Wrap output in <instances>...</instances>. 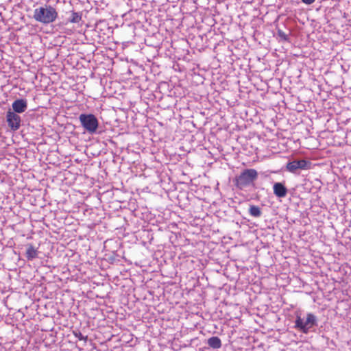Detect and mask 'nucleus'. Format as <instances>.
I'll return each mask as SVG.
<instances>
[{
    "mask_svg": "<svg viewBox=\"0 0 351 351\" xmlns=\"http://www.w3.org/2000/svg\"><path fill=\"white\" fill-rule=\"evenodd\" d=\"M58 14L56 8L51 5H45L37 8L34 11V19L43 24H49L54 22Z\"/></svg>",
    "mask_w": 351,
    "mask_h": 351,
    "instance_id": "nucleus-2",
    "label": "nucleus"
},
{
    "mask_svg": "<svg viewBox=\"0 0 351 351\" xmlns=\"http://www.w3.org/2000/svg\"><path fill=\"white\" fill-rule=\"evenodd\" d=\"M278 34H279V36L282 38H283L284 39H287V36L285 35V33H283L281 31H279L278 32Z\"/></svg>",
    "mask_w": 351,
    "mask_h": 351,
    "instance_id": "nucleus-15",
    "label": "nucleus"
},
{
    "mask_svg": "<svg viewBox=\"0 0 351 351\" xmlns=\"http://www.w3.org/2000/svg\"><path fill=\"white\" fill-rule=\"evenodd\" d=\"M38 254L39 252L38 249L33 246L32 244H27L26 245V252L25 254V256L27 261H32L34 258H37Z\"/></svg>",
    "mask_w": 351,
    "mask_h": 351,
    "instance_id": "nucleus-9",
    "label": "nucleus"
},
{
    "mask_svg": "<svg viewBox=\"0 0 351 351\" xmlns=\"http://www.w3.org/2000/svg\"><path fill=\"white\" fill-rule=\"evenodd\" d=\"M305 4L311 5L315 2V0H301Z\"/></svg>",
    "mask_w": 351,
    "mask_h": 351,
    "instance_id": "nucleus-14",
    "label": "nucleus"
},
{
    "mask_svg": "<svg viewBox=\"0 0 351 351\" xmlns=\"http://www.w3.org/2000/svg\"><path fill=\"white\" fill-rule=\"evenodd\" d=\"M5 118L8 125L11 130L16 131L20 128L21 118L18 114L14 113L11 109H9L6 112Z\"/></svg>",
    "mask_w": 351,
    "mask_h": 351,
    "instance_id": "nucleus-6",
    "label": "nucleus"
},
{
    "mask_svg": "<svg viewBox=\"0 0 351 351\" xmlns=\"http://www.w3.org/2000/svg\"><path fill=\"white\" fill-rule=\"evenodd\" d=\"M73 335L75 337H77L79 340H84L85 341H87V336L84 337L81 332L80 331H73Z\"/></svg>",
    "mask_w": 351,
    "mask_h": 351,
    "instance_id": "nucleus-13",
    "label": "nucleus"
},
{
    "mask_svg": "<svg viewBox=\"0 0 351 351\" xmlns=\"http://www.w3.org/2000/svg\"><path fill=\"white\" fill-rule=\"evenodd\" d=\"M208 345L213 349L221 347V341L218 337H212L208 339Z\"/></svg>",
    "mask_w": 351,
    "mask_h": 351,
    "instance_id": "nucleus-10",
    "label": "nucleus"
},
{
    "mask_svg": "<svg viewBox=\"0 0 351 351\" xmlns=\"http://www.w3.org/2000/svg\"><path fill=\"white\" fill-rule=\"evenodd\" d=\"M311 167V162L302 159L295 160L289 162L286 165V169L288 171L292 173H297L300 169H309Z\"/></svg>",
    "mask_w": 351,
    "mask_h": 351,
    "instance_id": "nucleus-5",
    "label": "nucleus"
},
{
    "mask_svg": "<svg viewBox=\"0 0 351 351\" xmlns=\"http://www.w3.org/2000/svg\"><path fill=\"white\" fill-rule=\"evenodd\" d=\"M12 112L16 114H21L26 111L27 108V102L24 99H17L12 104Z\"/></svg>",
    "mask_w": 351,
    "mask_h": 351,
    "instance_id": "nucleus-7",
    "label": "nucleus"
},
{
    "mask_svg": "<svg viewBox=\"0 0 351 351\" xmlns=\"http://www.w3.org/2000/svg\"><path fill=\"white\" fill-rule=\"evenodd\" d=\"M258 171L254 169H245L234 178L237 188L243 190L250 186H254V182L258 178Z\"/></svg>",
    "mask_w": 351,
    "mask_h": 351,
    "instance_id": "nucleus-1",
    "label": "nucleus"
},
{
    "mask_svg": "<svg viewBox=\"0 0 351 351\" xmlns=\"http://www.w3.org/2000/svg\"><path fill=\"white\" fill-rule=\"evenodd\" d=\"M274 195L279 197L283 198L287 195L288 190L284 184L281 182H276L273 186Z\"/></svg>",
    "mask_w": 351,
    "mask_h": 351,
    "instance_id": "nucleus-8",
    "label": "nucleus"
},
{
    "mask_svg": "<svg viewBox=\"0 0 351 351\" xmlns=\"http://www.w3.org/2000/svg\"><path fill=\"white\" fill-rule=\"evenodd\" d=\"M79 120L84 129L89 134H95L98 128L99 122L93 114H81Z\"/></svg>",
    "mask_w": 351,
    "mask_h": 351,
    "instance_id": "nucleus-4",
    "label": "nucleus"
},
{
    "mask_svg": "<svg viewBox=\"0 0 351 351\" xmlns=\"http://www.w3.org/2000/svg\"><path fill=\"white\" fill-rule=\"evenodd\" d=\"M316 325V317L313 313H308L306 315V319L305 322H304L300 315H296L294 328L304 334H307L309 332L311 328Z\"/></svg>",
    "mask_w": 351,
    "mask_h": 351,
    "instance_id": "nucleus-3",
    "label": "nucleus"
},
{
    "mask_svg": "<svg viewBox=\"0 0 351 351\" xmlns=\"http://www.w3.org/2000/svg\"><path fill=\"white\" fill-rule=\"evenodd\" d=\"M249 213L252 217H260L262 215L261 208L258 206L250 205L249 208Z\"/></svg>",
    "mask_w": 351,
    "mask_h": 351,
    "instance_id": "nucleus-11",
    "label": "nucleus"
},
{
    "mask_svg": "<svg viewBox=\"0 0 351 351\" xmlns=\"http://www.w3.org/2000/svg\"><path fill=\"white\" fill-rule=\"evenodd\" d=\"M82 20V14L80 12H71V16L68 19L69 23H77Z\"/></svg>",
    "mask_w": 351,
    "mask_h": 351,
    "instance_id": "nucleus-12",
    "label": "nucleus"
}]
</instances>
